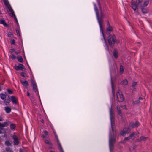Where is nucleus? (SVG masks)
<instances>
[{"instance_id": "1", "label": "nucleus", "mask_w": 152, "mask_h": 152, "mask_svg": "<svg viewBox=\"0 0 152 152\" xmlns=\"http://www.w3.org/2000/svg\"><path fill=\"white\" fill-rule=\"evenodd\" d=\"M110 114L112 132L110 131L109 137V145L110 150L111 152L113 149L114 145L116 142V134L114 121L115 115L111 107L110 110Z\"/></svg>"}, {"instance_id": "2", "label": "nucleus", "mask_w": 152, "mask_h": 152, "mask_svg": "<svg viewBox=\"0 0 152 152\" xmlns=\"http://www.w3.org/2000/svg\"><path fill=\"white\" fill-rule=\"evenodd\" d=\"M4 4L7 7V11L9 15L11 17H13L15 20L18 23L16 16L14 14L13 10L10 5L8 0H3Z\"/></svg>"}, {"instance_id": "3", "label": "nucleus", "mask_w": 152, "mask_h": 152, "mask_svg": "<svg viewBox=\"0 0 152 152\" xmlns=\"http://www.w3.org/2000/svg\"><path fill=\"white\" fill-rule=\"evenodd\" d=\"M107 40L109 45L111 47H113L116 42L115 36L114 35H109L107 38Z\"/></svg>"}, {"instance_id": "4", "label": "nucleus", "mask_w": 152, "mask_h": 152, "mask_svg": "<svg viewBox=\"0 0 152 152\" xmlns=\"http://www.w3.org/2000/svg\"><path fill=\"white\" fill-rule=\"evenodd\" d=\"M94 9L96 13L97 19H98V18L100 20H102V21L103 20V18L104 15L103 13L102 12V10L100 11V14L99 15L98 10L95 4H94Z\"/></svg>"}, {"instance_id": "5", "label": "nucleus", "mask_w": 152, "mask_h": 152, "mask_svg": "<svg viewBox=\"0 0 152 152\" xmlns=\"http://www.w3.org/2000/svg\"><path fill=\"white\" fill-rule=\"evenodd\" d=\"M98 21L100 26L101 32L102 33V34L103 35V37L105 42H106V40L104 37L103 30V28L104 27V26L103 24V20L102 21V20H100L99 19V18H98Z\"/></svg>"}, {"instance_id": "6", "label": "nucleus", "mask_w": 152, "mask_h": 152, "mask_svg": "<svg viewBox=\"0 0 152 152\" xmlns=\"http://www.w3.org/2000/svg\"><path fill=\"white\" fill-rule=\"evenodd\" d=\"M116 96L118 101L119 102H122L124 100V98L122 93L119 90L117 92Z\"/></svg>"}, {"instance_id": "7", "label": "nucleus", "mask_w": 152, "mask_h": 152, "mask_svg": "<svg viewBox=\"0 0 152 152\" xmlns=\"http://www.w3.org/2000/svg\"><path fill=\"white\" fill-rule=\"evenodd\" d=\"M130 127L125 128L123 129V130L120 132V134L123 136H124L126 133H129L130 131Z\"/></svg>"}, {"instance_id": "8", "label": "nucleus", "mask_w": 152, "mask_h": 152, "mask_svg": "<svg viewBox=\"0 0 152 152\" xmlns=\"http://www.w3.org/2000/svg\"><path fill=\"white\" fill-rule=\"evenodd\" d=\"M12 137L13 140L14 145H18L19 143V139L17 136L16 135H14L12 136Z\"/></svg>"}, {"instance_id": "9", "label": "nucleus", "mask_w": 152, "mask_h": 152, "mask_svg": "<svg viewBox=\"0 0 152 152\" xmlns=\"http://www.w3.org/2000/svg\"><path fill=\"white\" fill-rule=\"evenodd\" d=\"M140 124L139 122L138 121H136L135 123L132 122L130 123L129 127L132 128L137 127L140 125Z\"/></svg>"}, {"instance_id": "10", "label": "nucleus", "mask_w": 152, "mask_h": 152, "mask_svg": "<svg viewBox=\"0 0 152 152\" xmlns=\"http://www.w3.org/2000/svg\"><path fill=\"white\" fill-rule=\"evenodd\" d=\"M15 68L16 70L18 71L19 70H25V68L24 66L22 64H19L18 66H15Z\"/></svg>"}, {"instance_id": "11", "label": "nucleus", "mask_w": 152, "mask_h": 152, "mask_svg": "<svg viewBox=\"0 0 152 152\" xmlns=\"http://www.w3.org/2000/svg\"><path fill=\"white\" fill-rule=\"evenodd\" d=\"M136 3L135 4L134 2H132L131 5V7H132L134 10L135 11L137 12V6Z\"/></svg>"}, {"instance_id": "12", "label": "nucleus", "mask_w": 152, "mask_h": 152, "mask_svg": "<svg viewBox=\"0 0 152 152\" xmlns=\"http://www.w3.org/2000/svg\"><path fill=\"white\" fill-rule=\"evenodd\" d=\"M11 101L12 102L15 104H17L18 102V100L14 96H12L11 98Z\"/></svg>"}, {"instance_id": "13", "label": "nucleus", "mask_w": 152, "mask_h": 152, "mask_svg": "<svg viewBox=\"0 0 152 152\" xmlns=\"http://www.w3.org/2000/svg\"><path fill=\"white\" fill-rule=\"evenodd\" d=\"M20 82L23 85L25 86L26 87H27L28 85V83L27 81H24L23 80H21Z\"/></svg>"}, {"instance_id": "14", "label": "nucleus", "mask_w": 152, "mask_h": 152, "mask_svg": "<svg viewBox=\"0 0 152 152\" xmlns=\"http://www.w3.org/2000/svg\"><path fill=\"white\" fill-rule=\"evenodd\" d=\"M144 1L145 0H136V3L138 6L141 7Z\"/></svg>"}, {"instance_id": "15", "label": "nucleus", "mask_w": 152, "mask_h": 152, "mask_svg": "<svg viewBox=\"0 0 152 152\" xmlns=\"http://www.w3.org/2000/svg\"><path fill=\"white\" fill-rule=\"evenodd\" d=\"M147 138L146 137L142 136L140 138V139H137L136 141L137 142H140L142 141H145L147 139Z\"/></svg>"}, {"instance_id": "16", "label": "nucleus", "mask_w": 152, "mask_h": 152, "mask_svg": "<svg viewBox=\"0 0 152 152\" xmlns=\"http://www.w3.org/2000/svg\"><path fill=\"white\" fill-rule=\"evenodd\" d=\"M0 23L1 24H3L6 27L8 26V25L6 23L5 21L3 19L0 20Z\"/></svg>"}, {"instance_id": "17", "label": "nucleus", "mask_w": 152, "mask_h": 152, "mask_svg": "<svg viewBox=\"0 0 152 152\" xmlns=\"http://www.w3.org/2000/svg\"><path fill=\"white\" fill-rule=\"evenodd\" d=\"M149 1L148 0H145L142 4L141 7H145L148 4Z\"/></svg>"}, {"instance_id": "18", "label": "nucleus", "mask_w": 152, "mask_h": 152, "mask_svg": "<svg viewBox=\"0 0 152 152\" xmlns=\"http://www.w3.org/2000/svg\"><path fill=\"white\" fill-rule=\"evenodd\" d=\"M128 83V81L126 79H125L122 80L120 83L121 85H127Z\"/></svg>"}, {"instance_id": "19", "label": "nucleus", "mask_w": 152, "mask_h": 152, "mask_svg": "<svg viewBox=\"0 0 152 152\" xmlns=\"http://www.w3.org/2000/svg\"><path fill=\"white\" fill-rule=\"evenodd\" d=\"M143 99L141 97H139V100H137V101H133V103L134 104H138L140 102L139 101L140 100H143Z\"/></svg>"}, {"instance_id": "20", "label": "nucleus", "mask_w": 152, "mask_h": 152, "mask_svg": "<svg viewBox=\"0 0 152 152\" xmlns=\"http://www.w3.org/2000/svg\"><path fill=\"white\" fill-rule=\"evenodd\" d=\"M5 110L7 113H9L11 110V109L8 107H5Z\"/></svg>"}, {"instance_id": "21", "label": "nucleus", "mask_w": 152, "mask_h": 152, "mask_svg": "<svg viewBox=\"0 0 152 152\" xmlns=\"http://www.w3.org/2000/svg\"><path fill=\"white\" fill-rule=\"evenodd\" d=\"M117 110L118 113L120 116H121L122 113L120 107L118 106H117Z\"/></svg>"}, {"instance_id": "22", "label": "nucleus", "mask_w": 152, "mask_h": 152, "mask_svg": "<svg viewBox=\"0 0 152 152\" xmlns=\"http://www.w3.org/2000/svg\"><path fill=\"white\" fill-rule=\"evenodd\" d=\"M111 86H112V93H113V95L114 98L115 95V92L114 91V86L113 84V82L111 80Z\"/></svg>"}, {"instance_id": "23", "label": "nucleus", "mask_w": 152, "mask_h": 152, "mask_svg": "<svg viewBox=\"0 0 152 152\" xmlns=\"http://www.w3.org/2000/svg\"><path fill=\"white\" fill-rule=\"evenodd\" d=\"M17 59L20 62H22L23 61V59L22 57L20 56H18L17 57Z\"/></svg>"}, {"instance_id": "24", "label": "nucleus", "mask_w": 152, "mask_h": 152, "mask_svg": "<svg viewBox=\"0 0 152 152\" xmlns=\"http://www.w3.org/2000/svg\"><path fill=\"white\" fill-rule=\"evenodd\" d=\"M5 144L7 146H12V143H11L9 141L6 140L5 142Z\"/></svg>"}, {"instance_id": "25", "label": "nucleus", "mask_w": 152, "mask_h": 152, "mask_svg": "<svg viewBox=\"0 0 152 152\" xmlns=\"http://www.w3.org/2000/svg\"><path fill=\"white\" fill-rule=\"evenodd\" d=\"M16 127L15 125L13 124H11L10 125V129L12 130H14Z\"/></svg>"}, {"instance_id": "26", "label": "nucleus", "mask_w": 152, "mask_h": 152, "mask_svg": "<svg viewBox=\"0 0 152 152\" xmlns=\"http://www.w3.org/2000/svg\"><path fill=\"white\" fill-rule=\"evenodd\" d=\"M0 96L1 99L2 100H5L6 98L5 95L3 94H0Z\"/></svg>"}, {"instance_id": "27", "label": "nucleus", "mask_w": 152, "mask_h": 152, "mask_svg": "<svg viewBox=\"0 0 152 152\" xmlns=\"http://www.w3.org/2000/svg\"><path fill=\"white\" fill-rule=\"evenodd\" d=\"M6 152H13V151L9 147H7L6 149Z\"/></svg>"}, {"instance_id": "28", "label": "nucleus", "mask_w": 152, "mask_h": 152, "mask_svg": "<svg viewBox=\"0 0 152 152\" xmlns=\"http://www.w3.org/2000/svg\"><path fill=\"white\" fill-rule=\"evenodd\" d=\"M124 71L123 67L122 65H121L120 67V72L121 74H122Z\"/></svg>"}, {"instance_id": "29", "label": "nucleus", "mask_w": 152, "mask_h": 152, "mask_svg": "<svg viewBox=\"0 0 152 152\" xmlns=\"http://www.w3.org/2000/svg\"><path fill=\"white\" fill-rule=\"evenodd\" d=\"M141 10L142 12L144 14L148 12L147 10L145 9L142 7Z\"/></svg>"}, {"instance_id": "30", "label": "nucleus", "mask_w": 152, "mask_h": 152, "mask_svg": "<svg viewBox=\"0 0 152 152\" xmlns=\"http://www.w3.org/2000/svg\"><path fill=\"white\" fill-rule=\"evenodd\" d=\"M137 133H136L135 132H134L131 133L129 136V137L131 139L133 137H134L135 135H137Z\"/></svg>"}, {"instance_id": "31", "label": "nucleus", "mask_w": 152, "mask_h": 152, "mask_svg": "<svg viewBox=\"0 0 152 152\" xmlns=\"http://www.w3.org/2000/svg\"><path fill=\"white\" fill-rule=\"evenodd\" d=\"M8 99H7L6 100V99H5V100H4V103H6V105H7V103H9L10 102V101L9 96H8Z\"/></svg>"}, {"instance_id": "32", "label": "nucleus", "mask_w": 152, "mask_h": 152, "mask_svg": "<svg viewBox=\"0 0 152 152\" xmlns=\"http://www.w3.org/2000/svg\"><path fill=\"white\" fill-rule=\"evenodd\" d=\"M130 139V138L129 137H126L124 139V140L122 142V143H125L127 141H128Z\"/></svg>"}, {"instance_id": "33", "label": "nucleus", "mask_w": 152, "mask_h": 152, "mask_svg": "<svg viewBox=\"0 0 152 152\" xmlns=\"http://www.w3.org/2000/svg\"><path fill=\"white\" fill-rule=\"evenodd\" d=\"M33 89L35 92L37 91V88L36 85L33 86Z\"/></svg>"}, {"instance_id": "34", "label": "nucleus", "mask_w": 152, "mask_h": 152, "mask_svg": "<svg viewBox=\"0 0 152 152\" xmlns=\"http://www.w3.org/2000/svg\"><path fill=\"white\" fill-rule=\"evenodd\" d=\"M44 142L45 143H46L47 144H48L49 145H52V143L50 142L49 141L47 140H45L44 141Z\"/></svg>"}, {"instance_id": "35", "label": "nucleus", "mask_w": 152, "mask_h": 152, "mask_svg": "<svg viewBox=\"0 0 152 152\" xmlns=\"http://www.w3.org/2000/svg\"><path fill=\"white\" fill-rule=\"evenodd\" d=\"M5 126H4V124L3 123H1L0 122V129H3L4 130V129L3 128V127H5Z\"/></svg>"}, {"instance_id": "36", "label": "nucleus", "mask_w": 152, "mask_h": 152, "mask_svg": "<svg viewBox=\"0 0 152 152\" xmlns=\"http://www.w3.org/2000/svg\"><path fill=\"white\" fill-rule=\"evenodd\" d=\"M57 142L58 144V145H59V147L61 148V152H64L63 150L61 147V144L60 143L59 141L58 140H57Z\"/></svg>"}, {"instance_id": "37", "label": "nucleus", "mask_w": 152, "mask_h": 152, "mask_svg": "<svg viewBox=\"0 0 152 152\" xmlns=\"http://www.w3.org/2000/svg\"><path fill=\"white\" fill-rule=\"evenodd\" d=\"M113 55L115 58H117V57H118L117 53L115 51V50L114 52L113 53Z\"/></svg>"}, {"instance_id": "38", "label": "nucleus", "mask_w": 152, "mask_h": 152, "mask_svg": "<svg viewBox=\"0 0 152 152\" xmlns=\"http://www.w3.org/2000/svg\"><path fill=\"white\" fill-rule=\"evenodd\" d=\"M7 36L10 37H13V34L11 32H9L7 34Z\"/></svg>"}, {"instance_id": "39", "label": "nucleus", "mask_w": 152, "mask_h": 152, "mask_svg": "<svg viewBox=\"0 0 152 152\" xmlns=\"http://www.w3.org/2000/svg\"><path fill=\"white\" fill-rule=\"evenodd\" d=\"M5 127L7 126L9 124V122H5L3 123Z\"/></svg>"}, {"instance_id": "40", "label": "nucleus", "mask_w": 152, "mask_h": 152, "mask_svg": "<svg viewBox=\"0 0 152 152\" xmlns=\"http://www.w3.org/2000/svg\"><path fill=\"white\" fill-rule=\"evenodd\" d=\"M10 56L12 59H14L16 58V57L15 56L13 55V54H11Z\"/></svg>"}, {"instance_id": "41", "label": "nucleus", "mask_w": 152, "mask_h": 152, "mask_svg": "<svg viewBox=\"0 0 152 152\" xmlns=\"http://www.w3.org/2000/svg\"><path fill=\"white\" fill-rule=\"evenodd\" d=\"M31 84L33 85V86L36 85V83L34 79H31Z\"/></svg>"}, {"instance_id": "42", "label": "nucleus", "mask_w": 152, "mask_h": 152, "mask_svg": "<svg viewBox=\"0 0 152 152\" xmlns=\"http://www.w3.org/2000/svg\"><path fill=\"white\" fill-rule=\"evenodd\" d=\"M107 30L108 31H111L112 30V28L111 26L109 25V27L107 28Z\"/></svg>"}, {"instance_id": "43", "label": "nucleus", "mask_w": 152, "mask_h": 152, "mask_svg": "<svg viewBox=\"0 0 152 152\" xmlns=\"http://www.w3.org/2000/svg\"><path fill=\"white\" fill-rule=\"evenodd\" d=\"M137 82H134L132 84V86L134 88V87L136 86L137 84Z\"/></svg>"}, {"instance_id": "44", "label": "nucleus", "mask_w": 152, "mask_h": 152, "mask_svg": "<svg viewBox=\"0 0 152 152\" xmlns=\"http://www.w3.org/2000/svg\"><path fill=\"white\" fill-rule=\"evenodd\" d=\"M26 75V74L24 72H22L21 73V76L23 77H25Z\"/></svg>"}, {"instance_id": "45", "label": "nucleus", "mask_w": 152, "mask_h": 152, "mask_svg": "<svg viewBox=\"0 0 152 152\" xmlns=\"http://www.w3.org/2000/svg\"><path fill=\"white\" fill-rule=\"evenodd\" d=\"M7 91L9 94H11L12 93V91L11 90L8 89Z\"/></svg>"}, {"instance_id": "46", "label": "nucleus", "mask_w": 152, "mask_h": 152, "mask_svg": "<svg viewBox=\"0 0 152 152\" xmlns=\"http://www.w3.org/2000/svg\"><path fill=\"white\" fill-rule=\"evenodd\" d=\"M11 43L12 44L14 45L15 44V40L14 39L11 40Z\"/></svg>"}, {"instance_id": "47", "label": "nucleus", "mask_w": 152, "mask_h": 152, "mask_svg": "<svg viewBox=\"0 0 152 152\" xmlns=\"http://www.w3.org/2000/svg\"><path fill=\"white\" fill-rule=\"evenodd\" d=\"M16 33L18 35H20V34L19 33V31L18 30V29H16Z\"/></svg>"}, {"instance_id": "48", "label": "nucleus", "mask_w": 152, "mask_h": 152, "mask_svg": "<svg viewBox=\"0 0 152 152\" xmlns=\"http://www.w3.org/2000/svg\"><path fill=\"white\" fill-rule=\"evenodd\" d=\"M44 133L46 135H47L48 134V133L47 131H45L44 132Z\"/></svg>"}, {"instance_id": "49", "label": "nucleus", "mask_w": 152, "mask_h": 152, "mask_svg": "<svg viewBox=\"0 0 152 152\" xmlns=\"http://www.w3.org/2000/svg\"><path fill=\"white\" fill-rule=\"evenodd\" d=\"M4 132V130L3 129H0V133H3Z\"/></svg>"}, {"instance_id": "50", "label": "nucleus", "mask_w": 152, "mask_h": 152, "mask_svg": "<svg viewBox=\"0 0 152 152\" xmlns=\"http://www.w3.org/2000/svg\"><path fill=\"white\" fill-rule=\"evenodd\" d=\"M15 51V49H11L10 50V52L11 53H12L13 52H14Z\"/></svg>"}, {"instance_id": "51", "label": "nucleus", "mask_w": 152, "mask_h": 152, "mask_svg": "<svg viewBox=\"0 0 152 152\" xmlns=\"http://www.w3.org/2000/svg\"><path fill=\"white\" fill-rule=\"evenodd\" d=\"M3 120L2 118L0 115V121H1Z\"/></svg>"}, {"instance_id": "52", "label": "nucleus", "mask_w": 152, "mask_h": 152, "mask_svg": "<svg viewBox=\"0 0 152 152\" xmlns=\"http://www.w3.org/2000/svg\"><path fill=\"white\" fill-rule=\"evenodd\" d=\"M19 152H23V151L22 149H20L19 150Z\"/></svg>"}, {"instance_id": "53", "label": "nucleus", "mask_w": 152, "mask_h": 152, "mask_svg": "<svg viewBox=\"0 0 152 152\" xmlns=\"http://www.w3.org/2000/svg\"><path fill=\"white\" fill-rule=\"evenodd\" d=\"M30 94L28 92H27V96H30Z\"/></svg>"}, {"instance_id": "54", "label": "nucleus", "mask_w": 152, "mask_h": 152, "mask_svg": "<svg viewBox=\"0 0 152 152\" xmlns=\"http://www.w3.org/2000/svg\"><path fill=\"white\" fill-rule=\"evenodd\" d=\"M42 137L43 138H46V136H45V135H42Z\"/></svg>"}, {"instance_id": "55", "label": "nucleus", "mask_w": 152, "mask_h": 152, "mask_svg": "<svg viewBox=\"0 0 152 152\" xmlns=\"http://www.w3.org/2000/svg\"><path fill=\"white\" fill-rule=\"evenodd\" d=\"M121 107H124V108H126V106H125V105H124V106H121Z\"/></svg>"}, {"instance_id": "56", "label": "nucleus", "mask_w": 152, "mask_h": 152, "mask_svg": "<svg viewBox=\"0 0 152 152\" xmlns=\"http://www.w3.org/2000/svg\"><path fill=\"white\" fill-rule=\"evenodd\" d=\"M107 24H108L109 26V25H110V24H109V22L108 21L107 22Z\"/></svg>"}, {"instance_id": "57", "label": "nucleus", "mask_w": 152, "mask_h": 152, "mask_svg": "<svg viewBox=\"0 0 152 152\" xmlns=\"http://www.w3.org/2000/svg\"><path fill=\"white\" fill-rule=\"evenodd\" d=\"M50 152H55L53 151H50Z\"/></svg>"}, {"instance_id": "58", "label": "nucleus", "mask_w": 152, "mask_h": 152, "mask_svg": "<svg viewBox=\"0 0 152 152\" xmlns=\"http://www.w3.org/2000/svg\"><path fill=\"white\" fill-rule=\"evenodd\" d=\"M15 53H16V54H18V53L17 52H15Z\"/></svg>"}, {"instance_id": "59", "label": "nucleus", "mask_w": 152, "mask_h": 152, "mask_svg": "<svg viewBox=\"0 0 152 152\" xmlns=\"http://www.w3.org/2000/svg\"><path fill=\"white\" fill-rule=\"evenodd\" d=\"M41 122H42V123H43L44 121H43V120H42V121H41Z\"/></svg>"}, {"instance_id": "60", "label": "nucleus", "mask_w": 152, "mask_h": 152, "mask_svg": "<svg viewBox=\"0 0 152 152\" xmlns=\"http://www.w3.org/2000/svg\"><path fill=\"white\" fill-rule=\"evenodd\" d=\"M1 11H0V14H1Z\"/></svg>"}]
</instances>
